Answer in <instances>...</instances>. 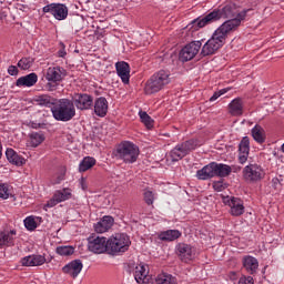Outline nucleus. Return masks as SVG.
Segmentation results:
<instances>
[{
  "label": "nucleus",
  "instance_id": "c9c22d12",
  "mask_svg": "<svg viewBox=\"0 0 284 284\" xmlns=\"http://www.w3.org/2000/svg\"><path fill=\"white\" fill-rule=\"evenodd\" d=\"M37 221H41V217H34V216H28L24 219V227H27V230L29 232H34V230L37 229Z\"/></svg>",
  "mask_w": 284,
  "mask_h": 284
},
{
  "label": "nucleus",
  "instance_id": "6e6552de",
  "mask_svg": "<svg viewBox=\"0 0 284 284\" xmlns=\"http://www.w3.org/2000/svg\"><path fill=\"white\" fill-rule=\"evenodd\" d=\"M108 241L109 254H122L130 250V236L125 233H115Z\"/></svg>",
  "mask_w": 284,
  "mask_h": 284
},
{
  "label": "nucleus",
  "instance_id": "09e8293b",
  "mask_svg": "<svg viewBox=\"0 0 284 284\" xmlns=\"http://www.w3.org/2000/svg\"><path fill=\"white\" fill-rule=\"evenodd\" d=\"M274 185H278V179L273 180Z\"/></svg>",
  "mask_w": 284,
  "mask_h": 284
},
{
  "label": "nucleus",
  "instance_id": "7ed1b4c3",
  "mask_svg": "<svg viewBox=\"0 0 284 284\" xmlns=\"http://www.w3.org/2000/svg\"><path fill=\"white\" fill-rule=\"evenodd\" d=\"M230 174H232V166L216 162H211L196 172V176L200 181H207L209 179H214V176L225 179V176H230Z\"/></svg>",
  "mask_w": 284,
  "mask_h": 284
},
{
  "label": "nucleus",
  "instance_id": "8fccbe9b",
  "mask_svg": "<svg viewBox=\"0 0 284 284\" xmlns=\"http://www.w3.org/2000/svg\"><path fill=\"white\" fill-rule=\"evenodd\" d=\"M281 150L284 153V143L282 144Z\"/></svg>",
  "mask_w": 284,
  "mask_h": 284
},
{
  "label": "nucleus",
  "instance_id": "49530a36",
  "mask_svg": "<svg viewBox=\"0 0 284 284\" xmlns=\"http://www.w3.org/2000/svg\"><path fill=\"white\" fill-rule=\"evenodd\" d=\"M67 54H68V52H65V47H62V48L58 51V57H60L61 59L65 58Z\"/></svg>",
  "mask_w": 284,
  "mask_h": 284
},
{
  "label": "nucleus",
  "instance_id": "f257e3e1",
  "mask_svg": "<svg viewBox=\"0 0 284 284\" xmlns=\"http://www.w3.org/2000/svg\"><path fill=\"white\" fill-rule=\"evenodd\" d=\"M251 10L252 9L243 10L239 13V9H236L235 3L226 2L203 18L193 20V28H195V30H200V28H205V26H210V23H216V21H221V19H230L216 29L212 38L202 47V57H210V54H215L221 50V48L225 45L227 34L241 26V21H244Z\"/></svg>",
  "mask_w": 284,
  "mask_h": 284
},
{
  "label": "nucleus",
  "instance_id": "dca6fc26",
  "mask_svg": "<svg viewBox=\"0 0 284 284\" xmlns=\"http://www.w3.org/2000/svg\"><path fill=\"white\" fill-rule=\"evenodd\" d=\"M70 199H72V190L64 187L62 190L55 191L52 199L47 202L45 206L54 207L55 205H59V203L70 201Z\"/></svg>",
  "mask_w": 284,
  "mask_h": 284
},
{
  "label": "nucleus",
  "instance_id": "4468645a",
  "mask_svg": "<svg viewBox=\"0 0 284 284\" xmlns=\"http://www.w3.org/2000/svg\"><path fill=\"white\" fill-rule=\"evenodd\" d=\"M201 45V41H193L186 44L180 52V61H192L199 54Z\"/></svg>",
  "mask_w": 284,
  "mask_h": 284
},
{
  "label": "nucleus",
  "instance_id": "f3484780",
  "mask_svg": "<svg viewBox=\"0 0 284 284\" xmlns=\"http://www.w3.org/2000/svg\"><path fill=\"white\" fill-rule=\"evenodd\" d=\"M134 278L139 284H149L152 280L150 276V267L145 264L136 265L134 268Z\"/></svg>",
  "mask_w": 284,
  "mask_h": 284
},
{
  "label": "nucleus",
  "instance_id": "5701e85b",
  "mask_svg": "<svg viewBox=\"0 0 284 284\" xmlns=\"http://www.w3.org/2000/svg\"><path fill=\"white\" fill-rule=\"evenodd\" d=\"M112 225H114V217L110 215H104L95 225L94 230L98 232V234H103L112 229Z\"/></svg>",
  "mask_w": 284,
  "mask_h": 284
},
{
  "label": "nucleus",
  "instance_id": "79ce46f5",
  "mask_svg": "<svg viewBox=\"0 0 284 284\" xmlns=\"http://www.w3.org/2000/svg\"><path fill=\"white\" fill-rule=\"evenodd\" d=\"M226 92H230V88L226 89H222L220 91H216L211 98L210 101H216V99H219L220 97H223V94H226Z\"/></svg>",
  "mask_w": 284,
  "mask_h": 284
},
{
  "label": "nucleus",
  "instance_id": "423d86ee",
  "mask_svg": "<svg viewBox=\"0 0 284 284\" xmlns=\"http://www.w3.org/2000/svg\"><path fill=\"white\" fill-rule=\"evenodd\" d=\"M43 77L45 81H48L47 90L49 92H54V90L59 88L61 81L68 77V71L63 67L59 65L49 67L43 71Z\"/></svg>",
  "mask_w": 284,
  "mask_h": 284
},
{
  "label": "nucleus",
  "instance_id": "e433bc0d",
  "mask_svg": "<svg viewBox=\"0 0 284 284\" xmlns=\"http://www.w3.org/2000/svg\"><path fill=\"white\" fill-rule=\"evenodd\" d=\"M32 63H34V59L31 57L22 58L18 62V68H20V70H30L32 68Z\"/></svg>",
  "mask_w": 284,
  "mask_h": 284
},
{
  "label": "nucleus",
  "instance_id": "ea45409f",
  "mask_svg": "<svg viewBox=\"0 0 284 284\" xmlns=\"http://www.w3.org/2000/svg\"><path fill=\"white\" fill-rule=\"evenodd\" d=\"M0 199H10V185L7 183L0 184Z\"/></svg>",
  "mask_w": 284,
  "mask_h": 284
},
{
  "label": "nucleus",
  "instance_id": "9d476101",
  "mask_svg": "<svg viewBox=\"0 0 284 284\" xmlns=\"http://www.w3.org/2000/svg\"><path fill=\"white\" fill-rule=\"evenodd\" d=\"M88 250L93 254H104L109 252L108 239L99 235H92L88 239Z\"/></svg>",
  "mask_w": 284,
  "mask_h": 284
},
{
  "label": "nucleus",
  "instance_id": "a18cd8bd",
  "mask_svg": "<svg viewBox=\"0 0 284 284\" xmlns=\"http://www.w3.org/2000/svg\"><path fill=\"white\" fill-rule=\"evenodd\" d=\"M8 74H10V77H17L19 74V68H17V65H10L8 68Z\"/></svg>",
  "mask_w": 284,
  "mask_h": 284
},
{
  "label": "nucleus",
  "instance_id": "aec40b11",
  "mask_svg": "<svg viewBox=\"0 0 284 284\" xmlns=\"http://www.w3.org/2000/svg\"><path fill=\"white\" fill-rule=\"evenodd\" d=\"M45 263V256L33 254L28 255L21 260V264L24 267H39Z\"/></svg>",
  "mask_w": 284,
  "mask_h": 284
},
{
  "label": "nucleus",
  "instance_id": "bb28decb",
  "mask_svg": "<svg viewBox=\"0 0 284 284\" xmlns=\"http://www.w3.org/2000/svg\"><path fill=\"white\" fill-rule=\"evenodd\" d=\"M6 156L9 163H12V165H18V168L26 165V158L19 155V153H17V151L13 149H7Z\"/></svg>",
  "mask_w": 284,
  "mask_h": 284
},
{
  "label": "nucleus",
  "instance_id": "2f4dec72",
  "mask_svg": "<svg viewBox=\"0 0 284 284\" xmlns=\"http://www.w3.org/2000/svg\"><path fill=\"white\" fill-rule=\"evenodd\" d=\"M43 141H45V136L43 135V133L32 132L29 135L28 145L30 148H39V145H41Z\"/></svg>",
  "mask_w": 284,
  "mask_h": 284
},
{
  "label": "nucleus",
  "instance_id": "37998d69",
  "mask_svg": "<svg viewBox=\"0 0 284 284\" xmlns=\"http://www.w3.org/2000/svg\"><path fill=\"white\" fill-rule=\"evenodd\" d=\"M237 284H254V277L243 275L240 277Z\"/></svg>",
  "mask_w": 284,
  "mask_h": 284
},
{
  "label": "nucleus",
  "instance_id": "7c9ffc66",
  "mask_svg": "<svg viewBox=\"0 0 284 284\" xmlns=\"http://www.w3.org/2000/svg\"><path fill=\"white\" fill-rule=\"evenodd\" d=\"M38 105H41L42 108H54V105H57V99L50 97V95H39L37 99H36Z\"/></svg>",
  "mask_w": 284,
  "mask_h": 284
},
{
  "label": "nucleus",
  "instance_id": "393cba45",
  "mask_svg": "<svg viewBox=\"0 0 284 284\" xmlns=\"http://www.w3.org/2000/svg\"><path fill=\"white\" fill-rule=\"evenodd\" d=\"M14 236H17V231L14 230L0 232V248L12 247L14 245Z\"/></svg>",
  "mask_w": 284,
  "mask_h": 284
},
{
  "label": "nucleus",
  "instance_id": "1a4fd4ad",
  "mask_svg": "<svg viewBox=\"0 0 284 284\" xmlns=\"http://www.w3.org/2000/svg\"><path fill=\"white\" fill-rule=\"evenodd\" d=\"M243 178L247 183H258L265 178V171L258 164H248L243 169Z\"/></svg>",
  "mask_w": 284,
  "mask_h": 284
},
{
  "label": "nucleus",
  "instance_id": "f704fd0d",
  "mask_svg": "<svg viewBox=\"0 0 284 284\" xmlns=\"http://www.w3.org/2000/svg\"><path fill=\"white\" fill-rule=\"evenodd\" d=\"M141 122L148 128V130H151V128H154V120L152 116L148 114L145 111H141L140 113Z\"/></svg>",
  "mask_w": 284,
  "mask_h": 284
},
{
  "label": "nucleus",
  "instance_id": "cd10ccee",
  "mask_svg": "<svg viewBox=\"0 0 284 284\" xmlns=\"http://www.w3.org/2000/svg\"><path fill=\"white\" fill-rule=\"evenodd\" d=\"M229 112L232 116H241L243 114V100L241 98H235L229 104Z\"/></svg>",
  "mask_w": 284,
  "mask_h": 284
},
{
  "label": "nucleus",
  "instance_id": "4c0bfd02",
  "mask_svg": "<svg viewBox=\"0 0 284 284\" xmlns=\"http://www.w3.org/2000/svg\"><path fill=\"white\" fill-rule=\"evenodd\" d=\"M65 181V169H61L58 173H55L52 179V185H59L61 182Z\"/></svg>",
  "mask_w": 284,
  "mask_h": 284
},
{
  "label": "nucleus",
  "instance_id": "4be33fe9",
  "mask_svg": "<svg viewBox=\"0 0 284 284\" xmlns=\"http://www.w3.org/2000/svg\"><path fill=\"white\" fill-rule=\"evenodd\" d=\"M239 162L243 165V163H247V158L250 156V138L244 136L239 145Z\"/></svg>",
  "mask_w": 284,
  "mask_h": 284
},
{
  "label": "nucleus",
  "instance_id": "f03ea898",
  "mask_svg": "<svg viewBox=\"0 0 284 284\" xmlns=\"http://www.w3.org/2000/svg\"><path fill=\"white\" fill-rule=\"evenodd\" d=\"M52 116L55 121H62V123H68L77 116V108L74 102L70 99H59L54 106L51 108Z\"/></svg>",
  "mask_w": 284,
  "mask_h": 284
},
{
  "label": "nucleus",
  "instance_id": "58836bf2",
  "mask_svg": "<svg viewBox=\"0 0 284 284\" xmlns=\"http://www.w3.org/2000/svg\"><path fill=\"white\" fill-rule=\"evenodd\" d=\"M55 252L60 256H72V254H74V247H72V246H58Z\"/></svg>",
  "mask_w": 284,
  "mask_h": 284
},
{
  "label": "nucleus",
  "instance_id": "a211bd4d",
  "mask_svg": "<svg viewBox=\"0 0 284 284\" xmlns=\"http://www.w3.org/2000/svg\"><path fill=\"white\" fill-rule=\"evenodd\" d=\"M115 70L118 77H120L122 83L128 85L130 83V64L125 61H120L115 63Z\"/></svg>",
  "mask_w": 284,
  "mask_h": 284
},
{
  "label": "nucleus",
  "instance_id": "6ab92c4d",
  "mask_svg": "<svg viewBox=\"0 0 284 284\" xmlns=\"http://www.w3.org/2000/svg\"><path fill=\"white\" fill-rule=\"evenodd\" d=\"M81 270H83V263L81 260H74L63 266L62 272L64 274H69V276H72V278H77V276L81 274Z\"/></svg>",
  "mask_w": 284,
  "mask_h": 284
},
{
  "label": "nucleus",
  "instance_id": "473e14b6",
  "mask_svg": "<svg viewBox=\"0 0 284 284\" xmlns=\"http://www.w3.org/2000/svg\"><path fill=\"white\" fill-rule=\"evenodd\" d=\"M94 165H97V160L94 158L87 156L80 162L79 172H88V170H91Z\"/></svg>",
  "mask_w": 284,
  "mask_h": 284
},
{
  "label": "nucleus",
  "instance_id": "a19ab883",
  "mask_svg": "<svg viewBox=\"0 0 284 284\" xmlns=\"http://www.w3.org/2000/svg\"><path fill=\"white\" fill-rule=\"evenodd\" d=\"M144 202L146 205H153L154 204V193L152 191H144Z\"/></svg>",
  "mask_w": 284,
  "mask_h": 284
},
{
  "label": "nucleus",
  "instance_id": "f8f14e48",
  "mask_svg": "<svg viewBox=\"0 0 284 284\" xmlns=\"http://www.w3.org/2000/svg\"><path fill=\"white\" fill-rule=\"evenodd\" d=\"M175 253L182 263H189V261H193L194 256H196V248L190 244L179 243L175 246Z\"/></svg>",
  "mask_w": 284,
  "mask_h": 284
},
{
  "label": "nucleus",
  "instance_id": "c03bdc74",
  "mask_svg": "<svg viewBox=\"0 0 284 284\" xmlns=\"http://www.w3.org/2000/svg\"><path fill=\"white\" fill-rule=\"evenodd\" d=\"M213 189L215 190V192H223V190L225 189V183H223V181L213 182Z\"/></svg>",
  "mask_w": 284,
  "mask_h": 284
},
{
  "label": "nucleus",
  "instance_id": "de8ad7c7",
  "mask_svg": "<svg viewBox=\"0 0 284 284\" xmlns=\"http://www.w3.org/2000/svg\"><path fill=\"white\" fill-rule=\"evenodd\" d=\"M3 156V145L0 143V159Z\"/></svg>",
  "mask_w": 284,
  "mask_h": 284
},
{
  "label": "nucleus",
  "instance_id": "a878e982",
  "mask_svg": "<svg viewBox=\"0 0 284 284\" xmlns=\"http://www.w3.org/2000/svg\"><path fill=\"white\" fill-rule=\"evenodd\" d=\"M93 108L97 116H105L108 114V100L104 97L97 98Z\"/></svg>",
  "mask_w": 284,
  "mask_h": 284
},
{
  "label": "nucleus",
  "instance_id": "0eeeda50",
  "mask_svg": "<svg viewBox=\"0 0 284 284\" xmlns=\"http://www.w3.org/2000/svg\"><path fill=\"white\" fill-rule=\"evenodd\" d=\"M169 83L170 72L160 70L146 81L144 92L145 94H156V92H161V90Z\"/></svg>",
  "mask_w": 284,
  "mask_h": 284
},
{
  "label": "nucleus",
  "instance_id": "c85d7f7f",
  "mask_svg": "<svg viewBox=\"0 0 284 284\" xmlns=\"http://www.w3.org/2000/svg\"><path fill=\"white\" fill-rule=\"evenodd\" d=\"M182 233L179 230H168L159 234L160 241H166L168 243L181 239Z\"/></svg>",
  "mask_w": 284,
  "mask_h": 284
},
{
  "label": "nucleus",
  "instance_id": "39448f33",
  "mask_svg": "<svg viewBox=\"0 0 284 284\" xmlns=\"http://www.w3.org/2000/svg\"><path fill=\"white\" fill-rule=\"evenodd\" d=\"M196 148H201V141L196 139L186 140L176 144L175 148L170 151L169 159L173 163H176L178 161H181V159H185L190 152H194Z\"/></svg>",
  "mask_w": 284,
  "mask_h": 284
},
{
  "label": "nucleus",
  "instance_id": "20e7f679",
  "mask_svg": "<svg viewBox=\"0 0 284 284\" xmlns=\"http://www.w3.org/2000/svg\"><path fill=\"white\" fill-rule=\"evenodd\" d=\"M139 154H141L139 146H136V144L130 141L121 142L116 146L115 153H114L115 159H118V161H123V163H126V164L136 163L139 159Z\"/></svg>",
  "mask_w": 284,
  "mask_h": 284
},
{
  "label": "nucleus",
  "instance_id": "412c9836",
  "mask_svg": "<svg viewBox=\"0 0 284 284\" xmlns=\"http://www.w3.org/2000/svg\"><path fill=\"white\" fill-rule=\"evenodd\" d=\"M37 81H39V75L37 73L32 72L27 75L20 77L16 81L17 88H32L33 85H37Z\"/></svg>",
  "mask_w": 284,
  "mask_h": 284
},
{
  "label": "nucleus",
  "instance_id": "72a5a7b5",
  "mask_svg": "<svg viewBox=\"0 0 284 284\" xmlns=\"http://www.w3.org/2000/svg\"><path fill=\"white\" fill-rule=\"evenodd\" d=\"M156 284H176V277L168 273H161L155 278Z\"/></svg>",
  "mask_w": 284,
  "mask_h": 284
},
{
  "label": "nucleus",
  "instance_id": "9b49d317",
  "mask_svg": "<svg viewBox=\"0 0 284 284\" xmlns=\"http://www.w3.org/2000/svg\"><path fill=\"white\" fill-rule=\"evenodd\" d=\"M44 14H52L58 21L68 19V7L63 3H50L42 8Z\"/></svg>",
  "mask_w": 284,
  "mask_h": 284
},
{
  "label": "nucleus",
  "instance_id": "b1692460",
  "mask_svg": "<svg viewBox=\"0 0 284 284\" xmlns=\"http://www.w3.org/2000/svg\"><path fill=\"white\" fill-rule=\"evenodd\" d=\"M243 267L247 274H256L258 270V260L252 255H246L243 257Z\"/></svg>",
  "mask_w": 284,
  "mask_h": 284
},
{
  "label": "nucleus",
  "instance_id": "c756f323",
  "mask_svg": "<svg viewBox=\"0 0 284 284\" xmlns=\"http://www.w3.org/2000/svg\"><path fill=\"white\" fill-rule=\"evenodd\" d=\"M251 134L254 139V141H256V143L263 144L265 142L266 135H265V129H263V126L261 125H255L252 130H251Z\"/></svg>",
  "mask_w": 284,
  "mask_h": 284
},
{
  "label": "nucleus",
  "instance_id": "2eb2a0df",
  "mask_svg": "<svg viewBox=\"0 0 284 284\" xmlns=\"http://www.w3.org/2000/svg\"><path fill=\"white\" fill-rule=\"evenodd\" d=\"M224 203L231 209L232 216H243V214H245V205L243 204V200L234 196H227L224 199Z\"/></svg>",
  "mask_w": 284,
  "mask_h": 284
},
{
  "label": "nucleus",
  "instance_id": "ddd939ff",
  "mask_svg": "<svg viewBox=\"0 0 284 284\" xmlns=\"http://www.w3.org/2000/svg\"><path fill=\"white\" fill-rule=\"evenodd\" d=\"M73 105L77 106L78 110H91L94 105V98L88 93H75L72 97Z\"/></svg>",
  "mask_w": 284,
  "mask_h": 284
}]
</instances>
